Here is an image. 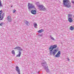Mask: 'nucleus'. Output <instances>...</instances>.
Masks as SVG:
<instances>
[{"mask_svg": "<svg viewBox=\"0 0 74 74\" xmlns=\"http://www.w3.org/2000/svg\"><path fill=\"white\" fill-rule=\"evenodd\" d=\"M16 11V10L15 9H14V10L13 11V13H15Z\"/></svg>", "mask_w": 74, "mask_h": 74, "instance_id": "obj_23", "label": "nucleus"}, {"mask_svg": "<svg viewBox=\"0 0 74 74\" xmlns=\"http://www.w3.org/2000/svg\"><path fill=\"white\" fill-rule=\"evenodd\" d=\"M34 26L35 28H36V27L37 26V23H34Z\"/></svg>", "mask_w": 74, "mask_h": 74, "instance_id": "obj_17", "label": "nucleus"}, {"mask_svg": "<svg viewBox=\"0 0 74 74\" xmlns=\"http://www.w3.org/2000/svg\"><path fill=\"white\" fill-rule=\"evenodd\" d=\"M72 3L73 4H74V1H72Z\"/></svg>", "mask_w": 74, "mask_h": 74, "instance_id": "obj_26", "label": "nucleus"}, {"mask_svg": "<svg viewBox=\"0 0 74 74\" xmlns=\"http://www.w3.org/2000/svg\"><path fill=\"white\" fill-rule=\"evenodd\" d=\"M44 32V30L43 29H41L38 31V32L39 33H41Z\"/></svg>", "mask_w": 74, "mask_h": 74, "instance_id": "obj_13", "label": "nucleus"}, {"mask_svg": "<svg viewBox=\"0 0 74 74\" xmlns=\"http://www.w3.org/2000/svg\"><path fill=\"white\" fill-rule=\"evenodd\" d=\"M50 47H51L49 48V49H50V51L52 52L53 49L57 48V45H51Z\"/></svg>", "mask_w": 74, "mask_h": 74, "instance_id": "obj_3", "label": "nucleus"}, {"mask_svg": "<svg viewBox=\"0 0 74 74\" xmlns=\"http://www.w3.org/2000/svg\"><path fill=\"white\" fill-rule=\"evenodd\" d=\"M7 19L9 22H11V21H12L11 17L10 16H8L7 17Z\"/></svg>", "mask_w": 74, "mask_h": 74, "instance_id": "obj_8", "label": "nucleus"}, {"mask_svg": "<svg viewBox=\"0 0 74 74\" xmlns=\"http://www.w3.org/2000/svg\"><path fill=\"white\" fill-rule=\"evenodd\" d=\"M67 59L68 60H69V61L70 60V59L69 58H68Z\"/></svg>", "mask_w": 74, "mask_h": 74, "instance_id": "obj_27", "label": "nucleus"}, {"mask_svg": "<svg viewBox=\"0 0 74 74\" xmlns=\"http://www.w3.org/2000/svg\"><path fill=\"white\" fill-rule=\"evenodd\" d=\"M28 9L30 10L31 8H33L34 7V6L32 4H30V3H28Z\"/></svg>", "mask_w": 74, "mask_h": 74, "instance_id": "obj_4", "label": "nucleus"}, {"mask_svg": "<svg viewBox=\"0 0 74 74\" xmlns=\"http://www.w3.org/2000/svg\"><path fill=\"white\" fill-rule=\"evenodd\" d=\"M3 13V11L2 10H1L0 11V19L1 18V14Z\"/></svg>", "mask_w": 74, "mask_h": 74, "instance_id": "obj_16", "label": "nucleus"}, {"mask_svg": "<svg viewBox=\"0 0 74 74\" xmlns=\"http://www.w3.org/2000/svg\"><path fill=\"white\" fill-rule=\"evenodd\" d=\"M13 7L12 5L11 6V7Z\"/></svg>", "mask_w": 74, "mask_h": 74, "instance_id": "obj_28", "label": "nucleus"}, {"mask_svg": "<svg viewBox=\"0 0 74 74\" xmlns=\"http://www.w3.org/2000/svg\"><path fill=\"white\" fill-rule=\"evenodd\" d=\"M21 52H19L18 53V54L17 55L16 57H20L21 56Z\"/></svg>", "mask_w": 74, "mask_h": 74, "instance_id": "obj_14", "label": "nucleus"}, {"mask_svg": "<svg viewBox=\"0 0 74 74\" xmlns=\"http://www.w3.org/2000/svg\"><path fill=\"white\" fill-rule=\"evenodd\" d=\"M42 66L44 67V69H47V67H46V63H45V62L43 61L42 63L41 64Z\"/></svg>", "mask_w": 74, "mask_h": 74, "instance_id": "obj_5", "label": "nucleus"}, {"mask_svg": "<svg viewBox=\"0 0 74 74\" xmlns=\"http://www.w3.org/2000/svg\"><path fill=\"white\" fill-rule=\"evenodd\" d=\"M68 21H69V22H70V23H71V22H73V18H72L70 17L69 18Z\"/></svg>", "mask_w": 74, "mask_h": 74, "instance_id": "obj_12", "label": "nucleus"}, {"mask_svg": "<svg viewBox=\"0 0 74 74\" xmlns=\"http://www.w3.org/2000/svg\"><path fill=\"white\" fill-rule=\"evenodd\" d=\"M51 40H54L55 39H54V38H53L52 37H51Z\"/></svg>", "mask_w": 74, "mask_h": 74, "instance_id": "obj_25", "label": "nucleus"}, {"mask_svg": "<svg viewBox=\"0 0 74 74\" xmlns=\"http://www.w3.org/2000/svg\"><path fill=\"white\" fill-rule=\"evenodd\" d=\"M60 51H59L55 56V57L56 58H59V57H60Z\"/></svg>", "mask_w": 74, "mask_h": 74, "instance_id": "obj_10", "label": "nucleus"}, {"mask_svg": "<svg viewBox=\"0 0 74 74\" xmlns=\"http://www.w3.org/2000/svg\"><path fill=\"white\" fill-rule=\"evenodd\" d=\"M1 6H2L1 1V0H0V7H1Z\"/></svg>", "mask_w": 74, "mask_h": 74, "instance_id": "obj_22", "label": "nucleus"}, {"mask_svg": "<svg viewBox=\"0 0 74 74\" xmlns=\"http://www.w3.org/2000/svg\"><path fill=\"white\" fill-rule=\"evenodd\" d=\"M16 71H17L18 74H21L20 69H19V67H18V66H17L16 67Z\"/></svg>", "mask_w": 74, "mask_h": 74, "instance_id": "obj_6", "label": "nucleus"}, {"mask_svg": "<svg viewBox=\"0 0 74 74\" xmlns=\"http://www.w3.org/2000/svg\"><path fill=\"white\" fill-rule=\"evenodd\" d=\"M4 14H5L4 13H3V14H2V18H0V21H1L2 20H3V19L4 17Z\"/></svg>", "mask_w": 74, "mask_h": 74, "instance_id": "obj_15", "label": "nucleus"}, {"mask_svg": "<svg viewBox=\"0 0 74 74\" xmlns=\"http://www.w3.org/2000/svg\"><path fill=\"white\" fill-rule=\"evenodd\" d=\"M63 2L64 5L66 6V7L70 8V7H71V3L70 0H63Z\"/></svg>", "mask_w": 74, "mask_h": 74, "instance_id": "obj_1", "label": "nucleus"}, {"mask_svg": "<svg viewBox=\"0 0 74 74\" xmlns=\"http://www.w3.org/2000/svg\"><path fill=\"white\" fill-rule=\"evenodd\" d=\"M39 9L40 10V11H45L46 9L45 8V7L43 5H39L38 6Z\"/></svg>", "mask_w": 74, "mask_h": 74, "instance_id": "obj_2", "label": "nucleus"}, {"mask_svg": "<svg viewBox=\"0 0 74 74\" xmlns=\"http://www.w3.org/2000/svg\"><path fill=\"white\" fill-rule=\"evenodd\" d=\"M25 23L26 25H28V24H29V22L27 21H25Z\"/></svg>", "mask_w": 74, "mask_h": 74, "instance_id": "obj_19", "label": "nucleus"}, {"mask_svg": "<svg viewBox=\"0 0 74 74\" xmlns=\"http://www.w3.org/2000/svg\"><path fill=\"white\" fill-rule=\"evenodd\" d=\"M14 49H17L18 50H19V52H21V51H22V49H21V47H15V48H14Z\"/></svg>", "mask_w": 74, "mask_h": 74, "instance_id": "obj_7", "label": "nucleus"}, {"mask_svg": "<svg viewBox=\"0 0 74 74\" xmlns=\"http://www.w3.org/2000/svg\"><path fill=\"white\" fill-rule=\"evenodd\" d=\"M4 23H2L0 24V26H3V24Z\"/></svg>", "mask_w": 74, "mask_h": 74, "instance_id": "obj_24", "label": "nucleus"}, {"mask_svg": "<svg viewBox=\"0 0 74 74\" xmlns=\"http://www.w3.org/2000/svg\"><path fill=\"white\" fill-rule=\"evenodd\" d=\"M31 12L32 14H34V15H36L37 13V11L35 10H32L31 11Z\"/></svg>", "mask_w": 74, "mask_h": 74, "instance_id": "obj_9", "label": "nucleus"}, {"mask_svg": "<svg viewBox=\"0 0 74 74\" xmlns=\"http://www.w3.org/2000/svg\"><path fill=\"white\" fill-rule=\"evenodd\" d=\"M12 54H15V51H14V50H13L12 52Z\"/></svg>", "mask_w": 74, "mask_h": 74, "instance_id": "obj_21", "label": "nucleus"}, {"mask_svg": "<svg viewBox=\"0 0 74 74\" xmlns=\"http://www.w3.org/2000/svg\"><path fill=\"white\" fill-rule=\"evenodd\" d=\"M58 49H55L53 50V54L55 55V53L58 51Z\"/></svg>", "mask_w": 74, "mask_h": 74, "instance_id": "obj_11", "label": "nucleus"}, {"mask_svg": "<svg viewBox=\"0 0 74 74\" xmlns=\"http://www.w3.org/2000/svg\"><path fill=\"white\" fill-rule=\"evenodd\" d=\"M70 29L71 30H74L73 28V26H71L70 27Z\"/></svg>", "mask_w": 74, "mask_h": 74, "instance_id": "obj_18", "label": "nucleus"}, {"mask_svg": "<svg viewBox=\"0 0 74 74\" xmlns=\"http://www.w3.org/2000/svg\"><path fill=\"white\" fill-rule=\"evenodd\" d=\"M68 17H72V14H68Z\"/></svg>", "mask_w": 74, "mask_h": 74, "instance_id": "obj_20", "label": "nucleus"}]
</instances>
